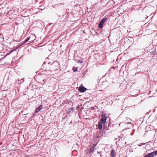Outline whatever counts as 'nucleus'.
Wrapping results in <instances>:
<instances>
[{
	"label": "nucleus",
	"instance_id": "f257e3e1",
	"mask_svg": "<svg viewBox=\"0 0 157 157\" xmlns=\"http://www.w3.org/2000/svg\"><path fill=\"white\" fill-rule=\"evenodd\" d=\"M36 39V36L34 34H31L30 36L28 37L27 39L25 40V43L27 42L29 40H30V41H33L35 40Z\"/></svg>",
	"mask_w": 157,
	"mask_h": 157
},
{
	"label": "nucleus",
	"instance_id": "f03ea898",
	"mask_svg": "<svg viewBox=\"0 0 157 157\" xmlns=\"http://www.w3.org/2000/svg\"><path fill=\"white\" fill-rule=\"evenodd\" d=\"M157 154V151H154L150 153L147 154V155L148 157H152Z\"/></svg>",
	"mask_w": 157,
	"mask_h": 157
},
{
	"label": "nucleus",
	"instance_id": "7ed1b4c3",
	"mask_svg": "<svg viewBox=\"0 0 157 157\" xmlns=\"http://www.w3.org/2000/svg\"><path fill=\"white\" fill-rule=\"evenodd\" d=\"M87 89L84 86H80L79 87V91L82 92H84L86 91Z\"/></svg>",
	"mask_w": 157,
	"mask_h": 157
},
{
	"label": "nucleus",
	"instance_id": "20e7f679",
	"mask_svg": "<svg viewBox=\"0 0 157 157\" xmlns=\"http://www.w3.org/2000/svg\"><path fill=\"white\" fill-rule=\"evenodd\" d=\"M107 117L105 115H102V118L100 121L102 122L103 123H105V122Z\"/></svg>",
	"mask_w": 157,
	"mask_h": 157
},
{
	"label": "nucleus",
	"instance_id": "39448f33",
	"mask_svg": "<svg viewBox=\"0 0 157 157\" xmlns=\"http://www.w3.org/2000/svg\"><path fill=\"white\" fill-rule=\"evenodd\" d=\"M103 123L101 121H99L98 123V128L100 130H101L102 128V124Z\"/></svg>",
	"mask_w": 157,
	"mask_h": 157
},
{
	"label": "nucleus",
	"instance_id": "423d86ee",
	"mask_svg": "<svg viewBox=\"0 0 157 157\" xmlns=\"http://www.w3.org/2000/svg\"><path fill=\"white\" fill-rule=\"evenodd\" d=\"M42 105H40L38 108L36 109V111L35 113H38L42 109Z\"/></svg>",
	"mask_w": 157,
	"mask_h": 157
},
{
	"label": "nucleus",
	"instance_id": "0eeeda50",
	"mask_svg": "<svg viewBox=\"0 0 157 157\" xmlns=\"http://www.w3.org/2000/svg\"><path fill=\"white\" fill-rule=\"evenodd\" d=\"M111 157H113L115 155V152L113 150H112L111 151Z\"/></svg>",
	"mask_w": 157,
	"mask_h": 157
},
{
	"label": "nucleus",
	"instance_id": "6e6552de",
	"mask_svg": "<svg viewBox=\"0 0 157 157\" xmlns=\"http://www.w3.org/2000/svg\"><path fill=\"white\" fill-rule=\"evenodd\" d=\"M155 50L152 51L151 52V53L152 55H155L156 54V52Z\"/></svg>",
	"mask_w": 157,
	"mask_h": 157
},
{
	"label": "nucleus",
	"instance_id": "1a4fd4ad",
	"mask_svg": "<svg viewBox=\"0 0 157 157\" xmlns=\"http://www.w3.org/2000/svg\"><path fill=\"white\" fill-rule=\"evenodd\" d=\"M98 27L100 28H102L103 27V24L101 23L100 22L98 24Z\"/></svg>",
	"mask_w": 157,
	"mask_h": 157
},
{
	"label": "nucleus",
	"instance_id": "9d476101",
	"mask_svg": "<svg viewBox=\"0 0 157 157\" xmlns=\"http://www.w3.org/2000/svg\"><path fill=\"white\" fill-rule=\"evenodd\" d=\"M107 19V18L105 17V18H103L101 20V21H102V22H104Z\"/></svg>",
	"mask_w": 157,
	"mask_h": 157
},
{
	"label": "nucleus",
	"instance_id": "9b49d317",
	"mask_svg": "<svg viewBox=\"0 0 157 157\" xmlns=\"http://www.w3.org/2000/svg\"><path fill=\"white\" fill-rule=\"evenodd\" d=\"M77 69L76 67H74L73 68V70L75 72L77 71Z\"/></svg>",
	"mask_w": 157,
	"mask_h": 157
},
{
	"label": "nucleus",
	"instance_id": "f8f14e48",
	"mask_svg": "<svg viewBox=\"0 0 157 157\" xmlns=\"http://www.w3.org/2000/svg\"><path fill=\"white\" fill-rule=\"evenodd\" d=\"M77 63H81L82 62V61H81L80 60H77Z\"/></svg>",
	"mask_w": 157,
	"mask_h": 157
},
{
	"label": "nucleus",
	"instance_id": "ddd939ff",
	"mask_svg": "<svg viewBox=\"0 0 157 157\" xmlns=\"http://www.w3.org/2000/svg\"><path fill=\"white\" fill-rule=\"evenodd\" d=\"M144 144V143H142V144L141 143V144H139L138 145L139 146H141L142 144Z\"/></svg>",
	"mask_w": 157,
	"mask_h": 157
},
{
	"label": "nucleus",
	"instance_id": "4468645a",
	"mask_svg": "<svg viewBox=\"0 0 157 157\" xmlns=\"http://www.w3.org/2000/svg\"><path fill=\"white\" fill-rule=\"evenodd\" d=\"M103 25V24H104V22H102V21H101L100 22Z\"/></svg>",
	"mask_w": 157,
	"mask_h": 157
},
{
	"label": "nucleus",
	"instance_id": "2eb2a0df",
	"mask_svg": "<svg viewBox=\"0 0 157 157\" xmlns=\"http://www.w3.org/2000/svg\"><path fill=\"white\" fill-rule=\"evenodd\" d=\"M144 157H148L147 154Z\"/></svg>",
	"mask_w": 157,
	"mask_h": 157
},
{
	"label": "nucleus",
	"instance_id": "dca6fc26",
	"mask_svg": "<svg viewBox=\"0 0 157 157\" xmlns=\"http://www.w3.org/2000/svg\"><path fill=\"white\" fill-rule=\"evenodd\" d=\"M124 157H127L126 156H125Z\"/></svg>",
	"mask_w": 157,
	"mask_h": 157
}]
</instances>
